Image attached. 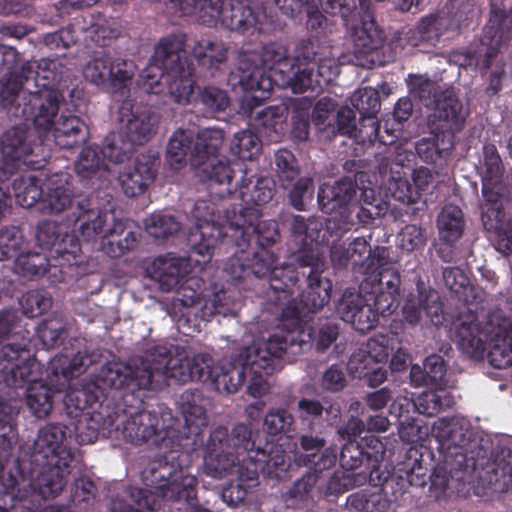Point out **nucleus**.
I'll list each match as a JSON object with an SVG mask.
<instances>
[{"mask_svg": "<svg viewBox=\"0 0 512 512\" xmlns=\"http://www.w3.org/2000/svg\"><path fill=\"white\" fill-rule=\"evenodd\" d=\"M303 309L291 314L295 325L283 330L267 340H258L252 346L241 348L234 359H223L219 364V374L215 377L216 389L220 392L235 393L243 385L247 372L251 375L247 391L253 397H262L269 390L264 378L275 371L277 361L284 354L296 355L309 345L312 339L311 329L300 322ZM284 317H290V308L284 310Z\"/></svg>", "mask_w": 512, "mask_h": 512, "instance_id": "f257e3e1", "label": "nucleus"}, {"mask_svg": "<svg viewBox=\"0 0 512 512\" xmlns=\"http://www.w3.org/2000/svg\"><path fill=\"white\" fill-rule=\"evenodd\" d=\"M56 66L57 62L54 60H41L37 64L34 81L42 89L35 92L30 99L33 108L31 114L39 131L48 132L53 128L56 143L70 148L84 142L88 131L85 123L76 116L62 115L56 123L53 122L58 111L59 97L50 89V85L56 80Z\"/></svg>", "mask_w": 512, "mask_h": 512, "instance_id": "f03ea898", "label": "nucleus"}, {"mask_svg": "<svg viewBox=\"0 0 512 512\" xmlns=\"http://www.w3.org/2000/svg\"><path fill=\"white\" fill-rule=\"evenodd\" d=\"M251 433L248 428L239 424L236 425L232 432L230 441L237 450H243L247 453V457L241 458V464L234 463V459H230L227 455H217L216 463H212V454L209 458H206V463L209 469V473L212 476H222L224 473H237L241 477L244 476V469L247 471L248 479H254L258 471L267 474L268 476H274L277 478L283 477L288 470L290 464L288 462L289 456H287V450H283V446L286 445L288 452H294V445L288 443L287 437H280L279 443L270 447L269 455L266 450L257 448L252 449L254 443L250 440ZM240 462L239 456L237 457Z\"/></svg>", "mask_w": 512, "mask_h": 512, "instance_id": "7ed1b4c3", "label": "nucleus"}, {"mask_svg": "<svg viewBox=\"0 0 512 512\" xmlns=\"http://www.w3.org/2000/svg\"><path fill=\"white\" fill-rule=\"evenodd\" d=\"M202 209L209 208L204 203L196 206L197 223L189 233L191 244L189 260L168 255L158 258L153 263V278L159 282L162 290H171L178 284L179 278L189 272L190 261H194L199 266L208 263L215 247L226 235V227L215 224L202 215Z\"/></svg>", "mask_w": 512, "mask_h": 512, "instance_id": "20e7f679", "label": "nucleus"}, {"mask_svg": "<svg viewBox=\"0 0 512 512\" xmlns=\"http://www.w3.org/2000/svg\"><path fill=\"white\" fill-rule=\"evenodd\" d=\"M460 348L471 357H478L490 343L489 361L495 368L512 364V322L494 314L485 328L480 329L474 314L462 316L457 324Z\"/></svg>", "mask_w": 512, "mask_h": 512, "instance_id": "39448f33", "label": "nucleus"}, {"mask_svg": "<svg viewBox=\"0 0 512 512\" xmlns=\"http://www.w3.org/2000/svg\"><path fill=\"white\" fill-rule=\"evenodd\" d=\"M178 60L177 54L159 44L152 62L140 75L141 89L146 93L168 95L179 104L190 103L194 97V82L190 71L177 65Z\"/></svg>", "mask_w": 512, "mask_h": 512, "instance_id": "423d86ee", "label": "nucleus"}, {"mask_svg": "<svg viewBox=\"0 0 512 512\" xmlns=\"http://www.w3.org/2000/svg\"><path fill=\"white\" fill-rule=\"evenodd\" d=\"M120 131L107 140L101 154L115 162L127 158L134 145L148 142L156 133L158 116L149 109L124 101L119 108Z\"/></svg>", "mask_w": 512, "mask_h": 512, "instance_id": "0eeeda50", "label": "nucleus"}, {"mask_svg": "<svg viewBox=\"0 0 512 512\" xmlns=\"http://www.w3.org/2000/svg\"><path fill=\"white\" fill-rule=\"evenodd\" d=\"M66 442L64 427L60 425H47L38 433L35 449L49 464L48 470L38 479L40 493L45 498L57 496L66 483L69 463L72 460Z\"/></svg>", "mask_w": 512, "mask_h": 512, "instance_id": "6e6552de", "label": "nucleus"}, {"mask_svg": "<svg viewBox=\"0 0 512 512\" xmlns=\"http://www.w3.org/2000/svg\"><path fill=\"white\" fill-rule=\"evenodd\" d=\"M179 7L183 14L198 13L204 23L219 20L226 27L244 29L254 25V17L249 8L240 3L227 5L220 0H169Z\"/></svg>", "mask_w": 512, "mask_h": 512, "instance_id": "1a4fd4ad", "label": "nucleus"}, {"mask_svg": "<svg viewBox=\"0 0 512 512\" xmlns=\"http://www.w3.org/2000/svg\"><path fill=\"white\" fill-rule=\"evenodd\" d=\"M151 365L146 360L135 361L133 365L113 362L106 365L100 376L104 386L113 388L157 389L165 380V375L160 371V366L150 370Z\"/></svg>", "mask_w": 512, "mask_h": 512, "instance_id": "9d476101", "label": "nucleus"}, {"mask_svg": "<svg viewBox=\"0 0 512 512\" xmlns=\"http://www.w3.org/2000/svg\"><path fill=\"white\" fill-rule=\"evenodd\" d=\"M212 362V358L205 353L194 355L191 358L178 354L176 357L169 359L165 355H160L157 359H147V364L151 365L150 370H155L160 366V371L165 375L164 382L158 388L166 384L168 379L182 384L189 381L210 379L215 384L219 367L214 370L211 366Z\"/></svg>", "mask_w": 512, "mask_h": 512, "instance_id": "9b49d317", "label": "nucleus"}, {"mask_svg": "<svg viewBox=\"0 0 512 512\" xmlns=\"http://www.w3.org/2000/svg\"><path fill=\"white\" fill-rule=\"evenodd\" d=\"M484 166L482 193L485 203L482 208V221L487 230H499L502 222L501 161L494 147L486 148Z\"/></svg>", "mask_w": 512, "mask_h": 512, "instance_id": "f8f14e48", "label": "nucleus"}, {"mask_svg": "<svg viewBox=\"0 0 512 512\" xmlns=\"http://www.w3.org/2000/svg\"><path fill=\"white\" fill-rule=\"evenodd\" d=\"M398 345L396 335H378L367 342L364 352L354 354L349 362V371L357 377L369 376L372 384H379L386 378V372L381 368H375L374 364L385 363L389 352Z\"/></svg>", "mask_w": 512, "mask_h": 512, "instance_id": "ddd939ff", "label": "nucleus"}, {"mask_svg": "<svg viewBox=\"0 0 512 512\" xmlns=\"http://www.w3.org/2000/svg\"><path fill=\"white\" fill-rule=\"evenodd\" d=\"M135 73L132 62L108 55L93 57L84 67L83 76L90 83L116 92L127 86Z\"/></svg>", "mask_w": 512, "mask_h": 512, "instance_id": "4468645a", "label": "nucleus"}, {"mask_svg": "<svg viewBox=\"0 0 512 512\" xmlns=\"http://www.w3.org/2000/svg\"><path fill=\"white\" fill-rule=\"evenodd\" d=\"M468 431V422L463 418H441L429 427V435L438 442V449L444 454V462L461 466L465 462L462 444Z\"/></svg>", "mask_w": 512, "mask_h": 512, "instance_id": "2eb2a0df", "label": "nucleus"}, {"mask_svg": "<svg viewBox=\"0 0 512 512\" xmlns=\"http://www.w3.org/2000/svg\"><path fill=\"white\" fill-rule=\"evenodd\" d=\"M195 484L196 478L185 474L182 470L171 473L169 479H165L164 475H161V479L157 481L154 490L138 491L141 498L137 500V510L143 508L156 509L160 506V497L188 501L194 496Z\"/></svg>", "mask_w": 512, "mask_h": 512, "instance_id": "dca6fc26", "label": "nucleus"}, {"mask_svg": "<svg viewBox=\"0 0 512 512\" xmlns=\"http://www.w3.org/2000/svg\"><path fill=\"white\" fill-rule=\"evenodd\" d=\"M262 61L264 66L271 70V74L261 75L256 85L252 84L251 89L255 93L253 98L256 100L265 99L270 95L273 82L282 87H289V84L282 83L284 78L288 75L294 78L293 72H297V60L295 63L288 62L285 48L278 44H269L264 47Z\"/></svg>", "mask_w": 512, "mask_h": 512, "instance_id": "f3484780", "label": "nucleus"}, {"mask_svg": "<svg viewBox=\"0 0 512 512\" xmlns=\"http://www.w3.org/2000/svg\"><path fill=\"white\" fill-rule=\"evenodd\" d=\"M359 302V295H344L338 310L344 321L351 322L358 331L365 332L377 323V313L382 315L391 313L394 299L391 292L377 295L374 303L377 312L373 311L370 305L359 306Z\"/></svg>", "mask_w": 512, "mask_h": 512, "instance_id": "a211bd4d", "label": "nucleus"}, {"mask_svg": "<svg viewBox=\"0 0 512 512\" xmlns=\"http://www.w3.org/2000/svg\"><path fill=\"white\" fill-rule=\"evenodd\" d=\"M338 73L339 67L334 59H323L318 65L306 58L297 59V72H293L294 78L288 75L282 83L289 84L294 93L314 91L329 84Z\"/></svg>", "mask_w": 512, "mask_h": 512, "instance_id": "6ab92c4d", "label": "nucleus"}, {"mask_svg": "<svg viewBox=\"0 0 512 512\" xmlns=\"http://www.w3.org/2000/svg\"><path fill=\"white\" fill-rule=\"evenodd\" d=\"M36 366L29 350L20 346L6 345L0 353V382L8 386H18L25 380H29V375Z\"/></svg>", "mask_w": 512, "mask_h": 512, "instance_id": "aec40b11", "label": "nucleus"}, {"mask_svg": "<svg viewBox=\"0 0 512 512\" xmlns=\"http://www.w3.org/2000/svg\"><path fill=\"white\" fill-rule=\"evenodd\" d=\"M385 250L377 249L374 254H371L370 246L364 238H356L347 249L346 260H351L355 265H365V272L367 277L365 283L362 284V289L365 290V285L369 282L372 286L380 285L381 279L386 272L385 266ZM375 287H372L371 293H376Z\"/></svg>", "mask_w": 512, "mask_h": 512, "instance_id": "412c9836", "label": "nucleus"}, {"mask_svg": "<svg viewBox=\"0 0 512 512\" xmlns=\"http://www.w3.org/2000/svg\"><path fill=\"white\" fill-rule=\"evenodd\" d=\"M72 191L67 173H57L48 177L43 184V196L38 203L43 213H60L72 203Z\"/></svg>", "mask_w": 512, "mask_h": 512, "instance_id": "4be33fe9", "label": "nucleus"}, {"mask_svg": "<svg viewBox=\"0 0 512 512\" xmlns=\"http://www.w3.org/2000/svg\"><path fill=\"white\" fill-rule=\"evenodd\" d=\"M351 102L353 106L359 111L361 115H363V124L359 129L360 134H365L370 142L381 138L383 143H392L393 139L385 140L383 137L379 135L380 127L378 123L374 120V115L380 109V101L378 92L371 87H365L359 89L352 96Z\"/></svg>", "mask_w": 512, "mask_h": 512, "instance_id": "5701e85b", "label": "nucleus"}, {"mask_svg": "<svg viewBox=\"0 0 512 512\" xmlns=\"http://www.w3.org/2000/svg\"><path fill=\"white\" fill-rule=\"evenodd\" d=\"M112 163V170L110 173L118 174L119 182L122 186L124 193L129 197H134L141 194L144 189L153 181L154 173L148 162L136 160L133 165L122 169H117L121 162L108 158Z\"/></svg>", "mask_w": 512, "mask_h": 512, "instance_id": "b1692460", "label": "nucleus"}, {"mask_svg": "<svg viewBox=\"0 0 512 512\" xmlns=\"http://www.w3.org/2000/svg\"><path fill=\"white\" fill-rule=\"evenodd\" d=\"M467 115V108L452 91H446L442 98L437 100L435 116L443 122L440 125L443 131L453 135L455 131L461 129Z\"/></svg>", "mask_w": 512, "mask_h": 512, "instance_id": "393cba45", "label": "nucleus"}, {"mask_svg": "<svg viewBox=\"0 0 512 512\" xmlns=\"http://www.w3.org/2000/svg\"><path fill=\"white\" fill-rule=\"evenodd\" d=\"M420 305L421 307L418 308L412 299L407 300L403 307L404 318L407 322L410 324H416L419 322L422 318V310H424L431 324L438 326L442 323L444 316L438 294L435 291H421Z\"/></svg>", "mask_w": 512, "mask_h": 512, "instance_id": "a878e982", "label": "nucleus"}, {"mask_svg": "<svg viewBox=\"0 0 512 512\" xmlns=\"http://www.w3.org/2000/svg\"><path fill=\"white\" fill-rule=\"evenodd\" d=\"M355 193L354 184L347 179L337 181L333 185L324 184L318 193L319 204L325 212H334L349 204Z\"/></svg>", "mask_w": 512, "mask_h": 512, "instance_id": "bb28decb", "label": "nucleus"}, {"mask_svg": "<svg viewBox=\"0 0 512 512\" xmlns=\"http://www.w3.org/2000/svg\"><path fill=\"white\" fill-rule=\"evenodd\" d=\"M36 239L39 245L46 249H52L55 253L64 255L75 254L77 242L73 236L65 233L61 238L57 225L53 222H43L38 226Z\"/></svg>", "mask_w": 512, "mask_h": 512, "instance_id": "cd10ccee", "label": "nucleus"}, {"mask_svg": "<svg viewBox=\"0 0 512 512\" xmlns=\"http://www.w3.org/2000/svg\"><path fill=\"white\" fill-rule=\"evenodd\" d=\"M350 36L358 53H368L376 49L381 42V34L368 13L351 25Z\"/></svg>", "mask_w": 512, "mask_h": 512, "instance_id": "c85d7f7f", "label": "nucleus"}, {"mask_svg": "<svg viewBox=\"0 0 512 512\" xmlns=\"http://www.w3.org/2000/svg\"><path fill=\"white\" fill-rule=\"evenodd\" d=\"M193 139L194 135L190 131L177 130L173 133L166 154L167 162L173 169L182 168L187 162L188 155L192 163V155H195L194 149H191Z\"/></svg>", "mask_w": 512, "mask_h": 512, "instance_id": "c756f323", "label": "nucleus"}, {"mask_svg": "<svg viewBox=\"0 0 512 512\" xmlns=\"http://www.w3.org/2000/svg\"><path fill=\"white\" fill-rule=\"evenodd\" d=\"M223 139V131L218 128L201 130L194 142L195 155H192V166L198 167L204 164V160L215 158L214 154L222 146Z\"/></svg>", "mask_w": 512, "mask_h": 512, "instance_id": "7c9ffc66", "label": "nucleus"}, {"mask_svg": "<svg viewBox=\"0 0 512 512\" xmlns=\"http://www.w3.org/2000/svg\"><path fill=\"white\" fill-rule=\"evenodd\" d=\"M437 227L442 240L449 243L457 241L464 228L462 211L454 205L445 206L438 216Z\"/></svg>", "mask_w": 512, "mask_h": 512, "instance_id": "2f4dec72", "label": "nucleus"}, {"mask_svg": "<svg viewBox=\"0 0 512 512\" xmlns=\"http://www.w3.org/2000/svg\"><path fill=\"white\" fill-rule=\"evenodd\" d=\"M453 147V135L442 131L432 137L424 138L416 144V152L425 162H436L442 154Z\"/></svg>", "mask_w": 512, "mask_h": 512, "instance_id": "473e14b6", "label": "nucleus"}, {"mask_svg": "<svg viewBox=\"0 0 512 512\" xmlns=\"http://www.w3.org/2000/svg\"><path fill=\"white\" fill-rule=\"evenodd\" d=\"M102 249L112 257H117L133 247L136 242L134 234L125 229L122 222L114 223L113 228L105 234Z\"/></svg>", "mask_w": 512, "mask_h": 512, "instance_id": "72a5a7b5", "label": "nucleus"}, {"mask_svg": "<svg viewBox=\"0 0 512 512\" xmlns=\"http://www.w3.org/2000/svg\"><path fill=\"white\" fill-rule=\"evenodd\" d=\"M52 390L41 381H33L27 390V405L37 418H45L52 410Z\"/></svg>", "mask_w": 512, "mask_h": 512, "instance_id": "f704fd0d", "label": "nucleus"}, {"mask_svg": "<svg viewBox=\"0 0 512 512\" xmlns=\"http://www.w3.org/2000/svg\"><path fill=\"white\" fill-rule=\"evenodd\" d=\"M452 403L449 393L444 387L435 386L434 390L421 393L414 400L415 409L423 415L432 416L438 413L442 408L450 406Z\"/></svg>", "mask_w": 512, "mask_h": 512, "instance_id": "c9c22d12", "label": "nucleus"}, {"mask_svg": "<svg viewBox=\"0 0 512 512\" xmlns=\"http://www.w3.org/2000/svg\"><path fill=\"white\" fill-rule=\"evenodd\" d=\"M76 171L82 177H90L99 173V177H106L107 172H111L112 164H103L97 148L87 147L83 149L76 162Z\"/></svg>", "mask_w": 512, "mask_h": 512, "instance_id": "e433bc0d", "label": "nucleus"}, {"mask_svg": "<svg viewBox=\"0 0 512 512\" xmlns=\"http://www.w3.org/2000/svg\"><path fill=\"white\" fill-rule=\"evenodd\" d=\"M151 422L152 418L149 413H140L124 426L125 437L135 444L149 440L156 433V428Z\"/></svg>", "mask_w": 512, "mask_h": 512, "instance_id": "4c0bfd02", "label": "nucleus"}, {"mask_svg": "<svg viewBox=\"0 0 512 512\" xmlns=\"http://www.w3.org/2000/svg\"><path fill=\"white\" fill-rule=\"evenodd\" d=\"M489 30L486 31L481 45L477 50L470 51L464 61L459 62L463 67L487 68L490 59L495 55L496 48L499 44L498 40L489 37Z\"/></svg>", "mask_w": 512, "mask_h": 512, "instance_id": "58836bf2", "label": "nucleus"}, {"mask_svg": "<svg viewBox=\"0 0 512 512\" xmlns=\"http://www.w3.org/2000/svg\"><path fill=\"white\" fill-rule=\"evenodd\" d=\"M51 304V297L45 291L28 292L20 299L23 314L31 318L46 312L51 307Z\"/></svg>", "mask_w": 512, "mask_h": 512, "instance_id": "ea45409f", "label": "nucleus"}, {"mask_svg": "<svg viewBox=\"0 0 512 512\" xmlns=\"http://www.w3.org/2000/svg\"><path fill=\"white\" fill-rule=\"evenodd\" d=\"M259 140L251 131L236 133L231 144V152L242 160H250L258 153Z\"/></svg>", "mask_w": 512, "mask_h": 512, "instance_id": "a19ab883", "label": "nucleus"}, {"mask_svg": "<svg viewBox=\"0 0 512 512\" xmlns=\"http://www.w3.org/2000/svg\"><path fill=\"white\" fill-rule=\"evenodd\" d=\"M487 472L492 473L489 477L490 483H499L503 487L512 485V452L509 450L502 451Z\"/></svg>", "mask_w": 512, "mask_h": 512, "instance_id": "79ce46f5", "label": "nucleus"}, {"mask_svg": "<svg viewBox=\"0 0 512 512\" xmlns=\"http://www.w3.org/2000/svg\"><path fill=\"white\" fill-rule=\"evenodd\" d=\"M145 227L151 236L161 238L177 232L179 224L172 216L153 214L146 219Z\"/></svg>", "mask_w": 512, "mask_h": 512, "instance_id": "37998d69", "label": "nucleus"}, {"mask_svg": "<svg viewBox=\"0 0 512 512\" xmlns=\"http://www.w3.org/2000/svg\"><path fill=\"white\" fill-rule=\"evenodd\" d=\"M194 54L201 61L202 65H214L225 59L226 49L221 43L205 41L195 47Z\"/></svg>", "mask_w": 512, "mask_h": 512, "instance_id": "c03bdc74", "label": "nucleus"}, {"mask_svg": "<svg viewBox=\"0 0 512 512\" xmlns=\"http://www.w3.org/2000/svg\"><path fill=\"white\" fill-rule=\"evenodd\" d=\"M16 202L24 207L30 208L34 206L43 196V187L39 188L33 180L28 182L21 181L16 183Z\"/></svg>", "mask_w": 512, "mask_h": 512, "instance_id": "a18cd8bd", "label": "nucleus"}, {"mask_svg": "<svg viewBox=\"0 0 512 512\" xmlns=\"http://www.w3.org/2000/svg\"><path fill=\"white\" fill-rule=\"evenodd\" d=\"M23 140V133L19 129L7 131L2 138L3 153L13 160H20L27 152Z\"/></svg>", "mask_w": 512, "mask_h": 512, "instance_id": "49530a36", "label": "nucleus"}, {"mask_svg": "<svg viewBox=\"0 0 512 512\" xmlns=\"http://www.w3.org/2000/svg\"><path fill=\"white\" fill-rule=\"evenodd\" d=\"M22 244V234L15 228L0 231V260L8 259L16 254Z\"/></svg>", "mask_w": 512, "mask_h": 512, "instance_id": "de8ad7c7", "label": "nucleus"}, {"mask_svg": "<svg viewBox=\"0 0 512 512\" xmlns=\"http://www.w3.org/2000/svg\"><path fill=\"white\" fill-rule=\"evenodd\" d=\"M400 437L409 442H422L429 436V426L422 425L419 421L410 422V418L399 421Z\"/></svg>", "mask_w": 512, "mask_h": 512, "instance_id": "09e8293b", "label": "nucleus"}, {"mask_svg": "<svg viewBox=\"0 0 512 512\" xmlns=\"http://www.w3.org/2000/svg\"><path fill=\"white\" fill-rule=\"evenodd\" d=\"M388 191L392 198L403 203H414L418 199V191L401 177L389 181Z\"/></svg>", "mask_w": 512, "mask_h": 512, "instance_id": "8fccbe9b", "label": "nucleus"}, {"mask_svg": "<svg viewBox=\"0 0 512 512\" xmlns=\"http://www.w3.org/2000/svg\"><path fill=\"white\" fill-rule=\"evenodd\" d=\"M201 166H203V172L216 183H229L232 179L231 168L226 163L217 161L215 158L204 160V164H201L199 167Z\"/></svg>", "mask_w": 512, "mask_h": 512, "instance_id": "3c124183", "label": "nucleus"}, {"mask_svg": "<svg viewBox=\"0 0 512 512\" xmlns=\"http://www.w3.org/2000/svg\"><path fill=\"white\" fill-rule=\"evenodd\" d=\"M201 101L210 113L224 111L229 105L227 94L220 89L208 87L201 94Z\"/></svg>", "mask_w": 512, "mask_h": 512, "instance_id": "603ef678", "label": "nucleus"}, {"mask_svg": "<svg viewBox=\"0 0 512 512\" xmlns=\"http://www.w3.org/2000/svg\"><path fill=\"white\" fill-rule=\"evenodd\" d=\"M424 370L431 385L444 387L443 378L446 373V367L442 357L431 355L424 362Z\"/></svg>", "mask_w": 512, "mask_h": 512, "instance_id": "864d4df0", "label": "nucleus"}, {"mask_svg": "<svg viewBox=\"0 0 512 512\" xmlns=\"http://www.w3.org/2000/svg\"><path fill=\"white\" fill-rule=\"evenodd\" d=\"M275 160L280 178L293 181L298 175V169L293 154L287 150H280L276 153Z\"/></svg>", "mask_w": 512, "mask_h": 512, "instance_id": "5fc2aeb1", "label": "nucleus"}, {"mask_svg": "<svg viewBox=\"0 0 512 512\" xmlns=\"http://www.w3.org/2000/svg\"><path fill=\"white\" fill-rule=\"evenodd\" d=\"M328 288V283H322L321 281L317 285L311 284L307 292L305 308L313 311L325 305L329 300Z\"/></svg>", "mask_w": 512, "mask_h": 512, "instance_id": "6e6d98bb", "label": "nucleus"}, {"mask_svg": "<svg viewBox=\"0 0 512 512\" xmlns=\"http://www.w3.org/2000/svg\"><path fill=\"white\" fill-rule=\"evenodd\" d=\"M398 241L403 250L412 251L423 245V232L416 225H407L399 234Z\"/></svg>", "mask_w": 512, "mask_h": 512, "instance_id": "4d7b16f0", "label": "nucleus"}, {"mask_svg": "<svg viewBox=\"0 0 512 512\" xmlns=\"http://www.w3.org/2000/svg\"><path fill=\"white\" fill-rule=\"evenodd\" d=\"M337 128L341 134L358 137L355 112L348 107H342L337 112Z\"/></svg>", "mask_w": 512, "mask_h": 512, "instance_id": "13d9d810", "label": "nucleus"}, {"mask_svg": "<svg viewBox=\"0 0 512 512\" xmlns=\"http://www.w3.org/2000/svg\"><path fill=\"white\" fill-rule=\"evenodd\" d=\"M312 183L309 178L298 180L290 192L292 205L298 209L303 210L305 200L312 196Z\"/></svg>", "mask_w": 512, "mask_h": 512, "instance_id": "bf43d9fd", "label": "nucleus"}, {"mask_svg": "<svg viewBox=\"0 0 512 512\" xmlns=\"http://www.w3.org/2000/svg\"><path fill=\"white\" fill-rule=\"evenodd\" d=\"M292 417L286 411L270 412L264 419V427L270 434H277L291 424Z\"/></svg>", "mask_w": 512, "mask_h": 512, "instance_id": "052dcab7", "label": "nucleus"}, {"mask_svg": "<svg viewBox=\"0 0 512 512\" xmlns=\"http://www.w3.org/2000/svg\"><path fill=\"white\" fill-rule=\"evenodd\" d=\"M354 7V0H323L322 2V9L325 13L340 15L345 22Z\"/></svg>", "mask_w": 512, "mask_h": 512, "instance_id": "680f3d73", "label": "nucleus"}, {"mask_svg": "<svg viewBox=\"0 0 512 512\" xmlns=\"http://www.w3.org/2000/svg\"><path fill=\"white\" fill-rule=\"evenodd\" d=\"M107 218V214L102 215L92 211L89 214V221L81 224L82 235L87 239H92L101 234L103 232V225L107 222Z\"/></svg>", "mask_w": 512, "mask_h": 512, "instance_id": "e2e57ef3", "label": "nucleus"}, {"mask_svg": "<svg viewBox=\"0 0 512 512\" xmlns=\"http://www.w3.org/2000/svg\"><path fill=\"white\" fill-rule=\"evenodd\" d=\"M361 198L364 204L370 206L366 209L369 218L379 216L387 209L386 203L376 197L373 189H363Z\"/></svg>", "mask_w": 512, "mask_h": 512, "instance_id": "0e129e2a", "label": "nucleus"}, {"mask_svg": "<svg viewBox=\"0 0 512 512\" xmlns=\"http://www.w3.org/2000/svg\"><path fill=\"white\" fill-rule=\"evenodd\" d=\"M445 284L455 293L468 283L467 277L459 269H446L443 273Z\"/></svg>", "mask_w": 512, "mask_h": 512, "instance_id": "69168bd1", "label": "nucleus"}, {"mask_svg": "<svg viewBox=\"0 0 512 512\" xmlns=\"http://www.w3.org/2000/svg\"><path fill=\"white\" fill-rule=\"evenodd\" d=\"M345 385V378L341 370L335 367L328 369L323 376V386L331 391H338Z\"/></svg>", "mask_w": 512, "mask_h": 512, "instance_id": "338daca9", "label": "nucleus"}, {"mask_svg": "<svg viewBox=\"0 0 512 512\" xmlns=\"http://www.w3.org/2000/svg\"><path fill=\"white\" fill-rule=\"evenodd\" d=\"M38 335L46 346H53L60 337L59 327L54 322H46L39 326Z\"/></svg>", "mask_w": 512, "mask_h": 512, "instance_id": "774afa93", "label": "nucleus"}]
</instances>
